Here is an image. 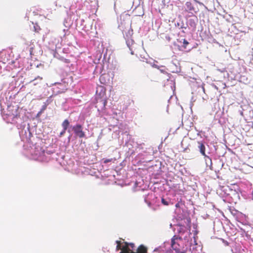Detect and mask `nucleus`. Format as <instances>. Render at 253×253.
I'll list each match as a JSON object with an SVG mask.
<instances>
[{
	"label": "nucleus",
	"mask_w": 253,
	"mask_h": 253,
	"mask_svg": "<svg viewBox=\"0 0 253 253\" xmlns=\"http://www.w3.org/2000/svg\"><path fill=\"white\" fill-rule=\"evenodd\" d=\"M183 239L187 240V237L174 235L172 238L171 246L176 253H187V251L184 249Z\"/></svg>",
	"instance_id": "obj_1"
},
{
	"label": "nucleus",
	"mask_w": 253,
	"mask_h": 253,
	"mask_svg": "<svg viewBox=\"0 0 253 253\" xmlns=\"http://www.w3.org/2000/svg\"><path fill=\"white\" fill-rule=\"evenodd\" d=\"M73 129L76 135L80 138H83L85 136L84 132L82 130V126L80 125L74 126Z\"/></svg>",
	"instance_id": "obj_2"
},
{
	"label": "nucleus",
	"mask_w": 253,
	"mask_h": 253,
	"mask_svg": "<svg viewBox=\"0 0 253 253\" xmlns=\"http://www.w3.org/2000/svg\"><path fill=\"white\" fill-rule=\"evenodd\" d=\"M107 101L105 99H99L97 100L96 108L97 111H100V110H103L106 104Z\"/></svg>",
	"instance_id": "obj_3"
},
{
	"label": "nucleus",
	"mask_w": 253,
	"mask_h": 253,
	"mask_svg": "<svg viewBox=\"0 0 253 253\" xmlns=\"http://www.w3.org/2000/svg\"><path fill=\"white\" fill-rule=\"evenodd\" d=\"M198 148L199 149L201 154L203 156H205V157H207V158L209 159L211 163V159L209 156H207L206 154V152H205L206 148H205L204 143L202 141H198Z\"/></svg>",
	"instance_id": "obj_4"
},
{
	"label": "nucleus",
	"mask_w": 253,
	"mask_h": 253,
	"mask_svg": "<svg viewBox=\"0 0 253 253\" xmlns=\"http://www.w3.org/2000/svg\"><path fill=\"white\" fill-rule=\"evenodd\" d=\"M178 227L177 232L179 234L178 236H182V237H184L185 236H183L184 234L186 233V234H189V232H187V228L185 226L182 225H178Z\"/></svg>",
	"instance_id": "obj_5"
},
{
	"label": "nucleus",
	"mask_w": 253,
	"mask_h": 253,
	"mask_svg": "<svg viewBox=\"0 0 253 253\" xmlns=\"http://www.w3.org/2000/svg\"><path fill=\"white\" fill-rule=\"evenodd\" d=\"M124 245L122 246V251L120 253H134L129 247L128 243L125 242Z\"/></svg>",
	"instance_id": "obj_6"
},
{
	"label": "nucleus",
	"mask_w": 253,
	"mask_h": 253,
	"mask_svg": "<svg viewBox=\"0 0 253 253\" xmlns=\"http://www.w3.org/2000/svg\"><path fill=\"white\" fill-rule=\"evenodd\" d=\"M185 11L186 12H187L188 13H193V11H194L196 12V11H195V8L192 5V4L191 3V2H188V1L186 2L185 3Z\"/></svg>",
	"instance_id": "obj_7"
},
{
	"label": "nucleus",
	"mask_w": 253,
	"mask_h": 253,
	"mask_svg": "<svg viewBox=\"0 0 253 253\" xmlns=\"http://www.w3.org/2000/svg\"><path fill=\"white\" fill-rule=\"evenodd\" d=\"M99 80L101 84H106L109 81V76L108 75L103 74L100 77Z\"/></svg>",
	"instance_id": "obj_8"
},
{
	"label": "nucleus",
	"mask_w": 253,
	"mask_h": 253,
	"mask_svg": "<svg viewBox=\"0 0 253 253\" xmlns=\"http://www.w3.org/2000/svg\"><path fill=\"white\" fill-rule=\"evenodd\" d=\"M181 109L184 111V110H192V103L190 101L184 103L183 105L181 106Z\"/></svg>",
	"instance_id": "obj_9"
},
{
	"label": "nucleus",
	"mask_w": 253,
	"mask_h": 253,
	"mask_svg": "<svg viewBox=\"0 0 253 253\" xmlns=\"http://www.w3.org/2000/svg\"><path fill=\"white\" fill-rule=\"evenodd\" d=\"M147 248L143 245H141L138 247L136 252H134V253H147Z\"/></svg>",
	"instance_id": "obj_10"
},
{
	"label": "nucleus",
	"mask_w": 253,
	"mask_h": 253,
	"mask_svg": "<svg viewBox=\"0 0 253 253\" xmlns=\"http://www.w3.org/2000/svg\"><path fill=\"white\" fill-rule=\"evenodd\" d=\"M127 46H128L130 50L131 51V54L132 55L134 54V51L133 50V45L134 44V42L133 41L131 40V41H127L126 42Z\"/></svg>",
	"instance_id": "obj_11"
},
{
	"label": "nucleus",
	"mask_w": 253,
	"mask_h": 253,
	"mask_svg": "<svg viewBox=\"0 0 253 253\" xmlns=\"http://www.w3.org/2000/svg\"><path fill=\"white\" fill-rule=\"evenodd\" d=\"M0 56L1 58L3 57V59L0 60V62H2L4 64H5L8 60V59L7 58V55L5 53H1Z\"/></svg>",
	"instance_id": "obj_12"
},
{
	"label": "nucleus",
	"mask_w": 253,
	"mask_h": 253,
	"mask_svg": "<svg viewBox=\"0 0 253 253\" xmlns=\"http://www.w3.org/2000/svg\"><path fill=\"white\" fill-rule=\"evenodd\" d=\"M69 125V122L67 120H64V121L63 122L62 126L64 128V132H65V130L67 129V127H68Z\"/></svg>",
	"instance_id": "obj_13"
},
{
	"label": "nucleus",
	"mask_w": 253,
	"mask_h": 253,
	"mask_svg": "<svg viewBox=\"0 0 253 253\" xmlns=\"http://www.w3.org/2000/svg\"><path fill=\"white\" fill-rule=\"evenodd\" d=\"M116 243L117 244L116 250L119 251L121 250L122 251V246H121V242L120 241H116Z\"/></svg>",
	"instance_id": "obj_14"
},
{
	"label": "nucleus",
	"mask_w": 253,
	"mask_h": 253,
	"mask_svg": "<svg viewBox=\"0 0 253 253\" xmlns=\"http://www.w3.org/2000/svg\"><path fill=\"white\" fill-rule=\"evenodd\" d=\"M34 29L35 31L37 33L41 30L40 27L37 24H36V25L34 26Z\"/></svg>",
	"instance_id": "obj_15"
},
{
	"label": "nucleus",
	"mask_w": 253,
	"mask_h": 253,
	"mask_svg": "<svg viewBox=\"0 0 253 253\" xmlns=\"http://www.w3.org/2000/svg\"><path fill=\"white\" fill-rule=\"evenodd\" d=\"M162 203L163 204L166 206L169 205V203L167 202L166 200H165L164 198L162 199Z\"/></svg>",
	"instance_id": "obj_16"
},
{
	"label": "nucleus",
	"mask_w": 253,
	"mask_h": 253,
	"mask_svg": "<svg viewBox=\"0 0 253 253\" xmlns=\"http://www.w3.org/2000/svg\"><path fill=\"white\" fill-rule=\"evenodd\" d=\"M183 46L184 47V48H186V46L189 44V42L185 39L183 40Z\"/></svg>",
	"instance_id": "obj_17"
},
{
	"label": "nucleus",
	"mask_w": 253,
	"mask_h": 253,
	"mask_svg": "<svg viewBox=\"0 0 253 253\" xmlns=\"http://www.w3.org/2000/svg\"><path fill=\"white\" fill-rule=\"evenodd\" d=\"M112 160V159H105V160H104V164L108 163L109 162H111Z\"/></svg>",
	"instance_id": "obj_18"
},
{
	"label": "nucleus",
	"mask_w": 253,
	"mask_h": 253,
	"mask_svg": "<svg viewBox=\"0 0 253 253\" xmlns=\"http://www.w3.org/2000/svg\"><path fill=\"white\" fill-rule=\"evenodd\" d=\"M129 244V247H130L132 249H133L135 246H134V244L133 243H128Z\"/></svg>",
	"instance_id": "obj_19"
},
{
	"label": "nucleus",
	"mask_w": 253,
	"mask_h": 253,
	"mask_svg": "<svg viewBox=\"0 0 253 253\" xmlns=\"http://www.w3.org/2000/svg\"><path fill=\"white\" fill-rule=\"evenodd\" d=\"M188 223H189V225H188V228H189V229H188V230H189V231H190V227H191L190 225V220L189 219V220H188Z\"/></svg>",
	"instance_id": "obj_20"
},
{
	"label": "nucleus",
	"mask_w": 253,
	"mask_h": 253,
	"mask_svg": "<svg viewBox=\"0 0 253 253\" xmlns=\"http://www.w3.org/2000/svg\"><path fill=\"white\" fill-rule=\"evenodd\" d=\"M2 115L3 117H4L5 116H9V115L7 113L6 114L3 113Z\"/></svg>",
	"instance_id": "obj_21"
},
{
	"label": "nucleus",
	"mask_w": 253,
	"mask_h": 253,
	"mask_svg": "<svg viewBox=\"0 0 253 253\" xmlns=\"http://www.w3.org/2000/svg\"><path fill=\"white\" fill-rule=\"evenodd\" d=\"M33 47H31V48H30V54H32V51H33Z\"/></svg>",
	"instance_id": "obj_22"
},
{
	"label": "nucleus",
	"mask_w": 253,
	"mask_h": 253,
	"mask_svg": "<svg viewBox=\"0 0 253 253\" xmlns=\"http://www.w3.org/2000/svg\"><path fill=\"white\" fill-rule=\"evenodd\" d=\"M45 109H46V107H45L44 106H43V107H42V111L44 110Z\"/></svg>",
	"instance_id": "obj_23"
},
{
	"label": "nucleus",
	"mask_w": 253,
	"mask_h": 253,
	"mask_svg": "<svg viewBox=\"0 0 253 253\" xmlns=\"http://www.w3.org/2000/svg\"><path fill=\"white\" fill-rule=\"evenodd\" d=\"M241 115H242V116L244 117V114H243V112H241Z\"/></svg>",
	"instance_id": "obj_24"
},
{
	"label": "nucleus",
	"mask_w": 253,
	"mask_h": 253,
	"mask_svg": "<svg viewBox=\"0 0 253 253\" xmlns=\"http://www.w3.org/2000/svg\"><path fill=\"white\" fill-rule=\"evenodd\" d=\"M42 112H39V113L38 114V115L39 116L40 114Z\"/></svg>",
	"instance_id": "obj_25"
},
{
	"label": "nucleus",
	"mask_w": 253,
	"mask_h": 253,
	"mask_svg": "<svg viewBox=\"0 0 253 253\" xmlns=\"http://www.w3.org/2000/svg\"><path fill=\"white\" fill-rule=\"evenodd\" d=\"M64 133V130H63V132H62L61 133V135L63 134Z\"/></svg>",
	"instance_id": "obj_26"
},
{
	"label": "nucleus",
	"mask_w": 253,
	"mask_h": 253,
	"mask_svg": "<svg viewBox=\"0 0 253 253\" xmlns=\"http://www.w3.org/2000/svg\"><path fill=\"white\" fill-rule=\"evenodd\" d=\"M1 69V67H0V70Z\"/></svg>",
	"instance_id": "obj_27"
}]
</instances>
